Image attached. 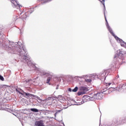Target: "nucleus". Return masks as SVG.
Listing matches in <instances>:
<instances>
[{"mask_svg":"<svg viewBox=\"0 0 126 126\" xmlns=\"http://www.w3.org/2000/svg\"><path fill=\"white\" fill-rule=\"evenodd\" d=\"M2 48L7 51L10 54H16L19 56L21 62L26 63L30 67H32L35 71L37 73H39L41 76L47 77L46 83H50L52 76L46 70L43 68L37 67L36 64L32 62L31 58L28 54L27 49L23 47V44L20 42H11L7 39L3 38L2 40Z\"/></svg>","mask_w":126,"mask_h":126,"instance_id":"nucleus-1","label":"nucleus"},{"mask_svg":"<svg viewBox=\"0 0 126 126\" xmlns=\"http://www.w3.org/2000/svg\"><path fill=\"white\" fill-rule=\"evenodd\" d=\"M38 6H39V5H38ZM37 7V6H35V7Z\"/></svg>","mask_w":126,"mask_h":126,"instance_id":"nucleus-45","label":"nucleus"},{"mask_svg":"<svg viewBox=\"0 0 126 126\" xmlns=\"http://www.w3.org/2000/svg\"><path fill=\"white\" fill-rule=\"evenodd\" d=\"M7 106L8 107L9 106V105L8 104V105H7Z\"/></svg>","mask_w":126,"mask_h":126,"instance_id":"nucleus-44","label":"nucleus"},{"mask_svg":"<svg viewBox=\"0 0 126 126\" xmlns=\"http://www.w3.org/2000/svg\"><path fill=\"white\" fill-rule=\"evenodd\" d=\"M15 90L17 93H19V94H20L21 95H22V96H23V97H25V98L30 99V97H32V94L28 93H26L21 89H20L19 90H18V89H16Z\"/></svg>","mask_w":126,"mask_h":126,"instance_id":"nucleus-2","label":"nucleus"},{"mask_svg":"<svg viewBox=\"0 0 126 126\" xmlns=\"http://www.w3.org/2000/svg\"><path fill=\"white\" fill-rule=\"evenodd\" d=\"M124 56V52L123 51H121V50H119L117 51V54H115L114 56V59H116V60H119V59L121 61H122V57Z\"/></svg>","mask_w":126,"mask_h":126,"instance_id":"nucleus-7","label":"nucleus"},{"mask_svg":"<svg viewBox=\"0 0 126 126\" xmlns=\"http://www.w3.org/2000/svg\"><path fill=\"white\" fill-rule=\"evenodd\" d=\"M32 97H33V98H35V99H37V100H39V101H42V99L40 98V97L34 95V94H32Z\"/></svg>","mask_w":126,"mask_h":126,"instance_id":"nucleus-21","label":"nucleus"},{"mask_svg":"<svg viewBox=\"0 0 126 126\" xmlns=\"http://www.w3.org/2000/svg\"><path fill=\"white\" fill-rule=\"evenodd\" d=\"M93 98L94 101H95V100H101L103 98V94L102 93H97L94 94Z\"/></svg>","mask_w":126,"mask_h":126,"instance_id":"nucleus-6","label":"nucleus"},{"mask_svg":"<svg viewBox=\"0 0 126 126\" xmlns=\"http://www.w3.org/2000/svg\"><path fill=\"white\" fill-rule=\"evenodd\" d=\"M89 88L84 86H81L80 87V90L81 91H83V92H88L89 91Z\"/></svg>","mask_w":126,"mask_h":126,"instance_id":"nucleus-10","label":"nucleus"},{"mask_svg":"<svg viewBox=\"0 0 126 126\" xmlns=\"http://www.w3.org/2000/svg\"><path fill=\"white\" fill-rule=\"evenodd\" d=\"M25 111H28V110L26 109H23L22 110V113H23V114H24L25 115H26V113L24 112Z\"/></svg>","mask_w":126,"mask_h":126,"instance_id":"nucleus-31","label":"nucleus"},{"mask_svg":"<svg viewBox=\"0 0 126 126\" xmlns=\"http://www.w3.org/2000/svg\"><path fill=\"white\" fill-rule=\"evenodd\" d=\"M26 13H27V15L29 16L33 12V11H34V10H32L31 8H27L26 9Z\"/></svg>","mask_w":126,"mask_h":126,"instance_id":"nucleus-14","label":"nucleus"},{"mask_svg":"<svg viewBox=\"0 0 126 126\" xmlns=\"http://www.w3.org/2000/svg\"><path fill=\"white\" fill-rule=\"evenodd\" d=\"M78 90V87H75L74 89L72 90V92H77Z\"/></svg>","mask_w":126,"mask_h":126,"instance_id":"nucleus-26","label":"nucleus"},{"mask_svg":"<svg viewBox=\"0 0 126 126\" xmlns=\"http://www.w3.org/2000/svg\"><path fill=\"white\" fill-rule=\"evenodd\" d=\"M53 0H40L41 1V4H46L48 2H51V1Z\"/></svg>","mask_w":126,"mask_h":126,"instance_id":"nucleus-17","label":"nucleus"},{"mask_svg":"<svg viewBox=\"0 0 126 126\" xmlns=\"http://www.w3.org/2000/svg\"><path fill=\"white\" fill-rule=\"evenodd\" d=\"M86 82H89V83H90V82H91L92 81V80H91V79H86Z\"/></svg>","mask_w":126,"mask_h":126,"instance_id":"nucleus-32","label":"nucleus"},{"mask_svg":"<svg viewBox=\"0 0 126 126\" xmlns=\"http://www.w3.org/2000/svg\"><path fill=\"white\" fill-rule=\"evenodd\" d=\"M30 110L32 112H33V113H38L39 112V110L37 108H31Z\"/></svg>","mask_w":126,"mask_h":126,"instance_id":"nucleus-20","label":"nucleus"},{"mask_svg":"<svg viewBox=\"0 0 126 126\" xmlns=\"http://www.w3.org/2000/svg\"><path fill=\"white\" fill-rule=\"evenodd\" d=\"M6 111H7V112H9V113H11V112H12V110L9 108H6Z\"/></svg>","mask_w":126,"mask_h":126,"instance_id":"nucleus-30","label":"nucleus"},{"mask_svg":"<svg viewBox=\"0 0 126 126\" xmlns=\"http://www.w3.org/2000/svg\"><path fill=\"white\" fill-rule=\"evenodd\" d=\"M102 4H103V7H104L103 13L104 15V17H105V21H106V27H107L108 31H109V32H111V31H113V30L112 29V28H111V27H110V26L109 25V23H108V20H107V18H106V6H105V2L102 1Z\"/></svg>","mask_w":126,"mask_h":126,"instance_id":"nucleus-4","label":"nucleus"},{"mask_svg":"<svg viewBox=\"0 0 126 126\" xmlns=\"http://www.w3.org/2000/svg\"><path fill=\"white\" fill-rule=\"evenodd\" d=\"M99 0V1H101V3H102V2H105V0Z\"/></svg>","mask_w":126,"mask_h":126,"instance_id":"nucleus-36","label":"nucleus"},{"mask_svg":"<svg viewBox=\"0 0 126 126\" xmlns=\"http://www.w3.org/2000/svg\"><path fill=\"white\" fill-rule=\"evenodd\" d=\"M29 81H30V80H28V82H29Z\"/></svg>","mask_w":126,"mask_h":126,"instance_id":"nucleus-43","label":"nucleus"},{"mask_svg":"<svg viewBox=\"0 0 126 126\" xmlns=\"http://www.w3.org/2000/svg\"><path fill=\"white\" fill-rule=\"evenodd\" d=\"M11 2L12 3V6L13 7H16L17 9H20V6L22 7V6L19 4V2L15 0H11Z\"/></svg>","mask_w":126,"mask_h":126,"instance_id":"nucleus-9","label":"nucleus"},{"mask_svg":"<svg viewBox=\"0 0 126 126\" xmlns=\"http://www.w3.org/2000/svg\"><path fill=\"white\" fill-rule=\"evenodd\" d=\"M58 99L59 101H64V100H65L64 97L62 95H58Z\"/></svg>","mask_w":126,"mask_h":126,"instance_id":"nucleus-18","label":"nucleus"},{"mask_svg":"<svg viewBox=\"0 0 126 126\" xmlns=\"http://www.w3.org/2000/svg\"><path fill=\"white\" fill-rule=\"evenodd\" d=\"M106 90H108V89H107V88H106L105 89H103L101 91V92H102V91H106Z\"/></svg>","mask_w":126,"mask_h":126,"instance_id":"nucleus-35","label":"nucleus"},{"mask_svg":"<svg viewBox=\"0 0 126 126\" xmlns=\"http://www.w3.org/2000/svg\"><path fill=\"white\" fill-rule=\"evenodd\" d=\"M111 84H112L111 83H106V87H109V86H110V85H111Z\"/></svg>","mask_w":126,"mask_h":126,"instance_id":"nucleus-33","label":"nucleus"},{"mask_svg":"<svg viewBox=\"0 0 126 126\" xmlns=\"http://www.w3.org/2000/svg\"><path fill=\"white\" fill-rule=\"evenodd\" d=\"M125 123H126V120L124 118V117L121 118L120 120L119 121L118 124L119 125H124Z\"/></svg>","mask_w":126,"mask_h":126,"instance_id":"nucleus-13","label":"nucleus"},{"mask_svg":"<svg viewBox=\"0 0 126 126\" xmlns=\"http://www.w3.org/2000/svg\"><path fill=\"white\" fill-rule=\"evenodd\" d=\"M61 122H63V120H62Z\"/></svg>","mask_w":126,"mask_h":126,"instance_id":"nucleus-46","label":"nucleus"},{"mask_svg":"<svg viewBox=\"0 0 126 126\" xmlns=\"http://www.w3.org/2000/svg\"><path fill=\"white\" fill-rule=\"evenodd\" d=\"M89 101H94L93 97L89 95H84L83 97V101H82L81 104H84V103Z\"/></svg>","mask_w":126,"mask_h":126,"instance_id":"nucleus-8","label":"nucleus"},{"mask_svg":"<svg viewBox=\"0 0 126 126\" xmlns=\"http://www.w3.org/2000/svg\"><path fill=\"white\" fill-rule=\"evenodd\" d=\"M29 16V15H27V13H25L23 15L20 17V18L23 20H26V18Z\"/></svg>","mask_w":126,"mask_h":126,"instance_id":"nucleus-15","label":"nucleus"},{"mask_svg":"<svg viewBox=\"0 0 126 126\" xmlns=\"http://www.w3.org/2000/svg\"><path fill=\"white\" fill-rule=\"evenodd\" d=\"M47 101H49V105H52V103L53 101H54V97L53 96H49L47 98H46Z\"/></svg>","mask_w":126,"mask_h":126,"instance_id":"nucleus-12","label":"nucleus"},{"mask_svg":"<svg viewBox=\"0 0 126 126\" xmlns=\"http://www.w3.org/2000/svg\"><path fill=\"white\" fill-rule=\"evenodd\" d=\"M0 80H1V81H4V78H3V76H2L0 74Z\"/></svg>","mask_w":126,"mask_h":126,"instance_id":"nucleus-29","label":"nucleus"},{"mask_svg":"<svg viewBox=\"0 0 126 126\" xmlns=\"http://www.w3.org/2000/svg\"><path fill=\"white\" fill-rule=\"evenodd\" d=\"M120 76L118 75L116 78L114 79V82L115 83H118V79H119Z\"/></svg>","mask_w":126,"mask_h":126,"instance_id":"nucleus-24","label":"nucleus"},{"mask_svg":"<svg viewBox=\"0 0 126 126\" xmlns=\"http://www.w3.org/2000/svg\"><path fill=\"white\" fill-rule=\"evenodd\" d=\"M35 125L37 126H45V125H44V122L42 120L36 121L35 122Z\"/></svg>","mask_w":126,"mask_h":126,"instance_id":"nucleus-11","label":"nucleus"},{"mask_svg":"<svg viewBox=\"0 0 126 126\" xmlns=\"http://www.w3.org/2000/svg\"><path fill=\"white\" fill-rule=\"evenodd\" d=\"M73 102V103H75V100H74V99H70V106H71L72 105H74L73 104H72V102Z\"/></svg>","mask_w":126,"mask_h":126,"instance_id":"nucleus-27","label":"nucleus"},{"mask_svg":"<svg viewBox=\"0 0 126 126\" xmlns=\"http://www.w3.org/2000/svg\"><path fill=\"white\" fill-rule=\"evenodd\" d=\"M108 71H110V69L102 71L99 74V75L97 76V78L100 80H106V75L107 74V72H108Z\"/></svg>","mask_w":126,"mask_h":126,"instance_id":"nucleus-5","label":"nucleus"},{"mask_svg":"<svg viewBox=\"0 0 126 126\" xmlns=\"http://www.w3.org/2000/svg\"><path fill=\"white\" fill-rule=\"evenodd\" d=\"M85 77H86V75H83L82 76H76L75 77V78H76V79H78V78H80L81 79L84 78Z\"/></svg>","mask_w":126,"mask_h":126,"instance_id":"nucleus-23","label":"nucleus"},{"mask_svg":"<svg viewBox=\"0 0 126 126\" xmlns=\"http://www.w3.org/2000/svg\"><path fill=\"white\" fill-rule=\"evenodd\" d=\"M85 93V92H78L77 93V95L78 96H81V95H84Z\"/></svg>","mask_w":126,"mask_h":126,"instance_id":"nucleus-25","label":"nucleus"},{"mask_svg":"<svg viewBox=\"0 0 126 126\" xmlns=\"http://www.w3.org/2000/svg\"><path fill=\"white\" fill-rule=\"evenodd\" d=\"M110 33L114 37L115 39L119 42L120 43L122 47H124V48H126V42L124 41L123 39L120 38L119 37H118L117 35H115V33H114V32L112 31L110 32Z\"/></svg>","mask_w":126,"mask_h":126,"instance_id":"nucleus-3","label":"nucleus"},{"mask_svg":"<svg viewBox=\"0 0 126 126\" xmlns=\"http://www.w3.org/2000/svg\"><path fill=\"white\" fill-rule=\"evenodd\" d=\"M122 89H125V90H126V83L123 84L122 85Z\"/></svg>","mask_w":126,"mask_h":126,"instance_id":"nucleus-28","label":"nucleus"},{"mask_svg":"<svg viewBox=\"0 0 126 126\" xmlns=\"http://www.w3.org/2000/svg\"><path fill=\"white\" fill-rule=\"evenodd\" d=\"M13 115H14V116H15L16 117V115L15 114L13 113Z\"/></svg>","mask_w":126,"mask_h":126,"instance_id":"nucleus-41","label":"nucleus"},{"mask_svg":"<svg viewBox=\"0 0 126 126\" xmlns=\"http://www.w3.org/2000/svg\"><path fill=\"white\" fill-rule=\"evenodd\" d=\"M111 92H112V91H110L109 90V89H108L106 90L105 91L101 92V93L102 94H110Z\"/></svg>","mask_w":126,"mask_h":126,"instance_id":"nucleus-19","label":"nucleus"},{"mask_svg":"<svg viewBox=\"0 0 126 126\" xmlns=\"http://www.w3.org/2000/svg\"><path fill=\"white\" fill-rule=\"evenodd\" d=\"M21 14H22V13H20V15H21Z\"/></svg>","mask_w":126,"mask_h":126,"instance_id":"nucleus-42","label":"nucleus"},{"mask_svg":"<svg viewBox=\"0 0 126 126\" xmlns=\"http://www.w3.org/2000/svg\"><path fill=\"white\" fill-rule=\"evenodd\" d=\"M0 110H2V107H1L0 106Z\"/></svg>","mask_w":126,"mask_h":126,"instance_id":"nucleus-39","label":"nucleus"},{"mask_svg":"<svg viewBox=\"0 0 126 126\" xmlns=\"http://www.w3.org/2000/svg\"><path fill=\"white\" fill-rule=\"evenodd\" d=\"M56 90H58L59 89V87H57L56 88Z\"/></svg>","mask_w":126,"mask_h":126,"instance_id":"nucleus-38","label":"nucleus"},{"mask_svg":"<svg viewBox=\"0 0 126 126\" xmlns=\"http://www.w3.org/2000/svg\"><path fill=\"white\" fill-rule=\"evenodd\" d=\"M124 119L125 120V122H126V116L124 117Z\"/></svg>","mask_w":126,"mask_h":126,"instance_id":"nucleus-37","label":"nucleus"},{"mask_svg":"<svg viewBox=\"0 0 126 126\" xmlns=\"http://www.w3.org/2000/svg\"><path fill=\"white\" fill-rule=\"evenodd\" d=\"M63 75L61 74L60 77H55V80H57V81H58L59 82H61L62 81V77H63Z\"/></svg>","mask_w":126,"mask_h":126,"instance_id":"nucleus-16","label":"nucleus"},{"mask_svg":"<svg viewBox=\"0 0 126 126\" xmlns=\"http://www.w3.org/2000/svg\"><path fill=\"white\" fill-rule=\"evenodd\" d=\"M108 74H107V75H108Z\"/></svg>","mask_w":126,"mask_h":126,"instance_id":"nucleus-47","label":"nucleus"},{"mask_svg":"<svg viewBox=\"0 0 126 126\" xmlns=\"http://www.w3.org/2000/svg\"><path fill=\"white\" fill-rule=\"evenodd\" d=\"M61 112H63V109L61 108L60 110H56L55 116H57V115H58V114H60Z\"/></svg>","mask_w":126,"mask_h":126,"instance_id":"nucleus-22","label":"nucleus"},{"mask_svg":"<svg viewBox=\"0 0 126 126\" xmlns=\"http://www.w3.org/2000/svg\"><path fill=\"white\" fill-rule=\"evenodd\" d=\"M68 91H69V92H71L72 91V89H71V88H69L68 89Z\"/></svg>","mask_w":126,"mask_h":126,"instance_id":"nucleus-34","label":"nucleus"},{"mask_svg":"<svg viewBox=\"0 0 126 126\" xmlns=\"http://www.w3.org/2000/svg\"><path fill=\"white\" fill-rule=\"evenodd\" d=\"M21 34H22V32H21V30H20Z\"/></svg>","mask_w":126,"mask_h":126,"instance_id":"nucleus-40","label":"nucleus"}]
</instances>
